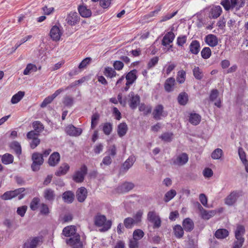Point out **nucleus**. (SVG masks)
I'll use <instances>...</instances> for the list:
<instances>
[{
	"mask_svg": "<svg viewBox=\"0 0 248 248\" xmlns=\"http://www.w3.org/2000/svg\"><path fill=\"white\" fill-rule=\"evenodd\" d=\"M99 119V115L97 113H95L92 116L91 120V128L93 129L98 124Z\"/></svg>",
	"mask_w": 248,
	"mask_h": 248,
	"instance_id": "5fc2aeb1",
	"label": "nucleus"
},
{
	"mask_svg": "<svg viewBox=\"0 0 248 248\" xmlns=\"http://www.w3.org/2000/svg\"><path fill=\"white\" fill-rule=\"evenodd\" d=\"M188 160V157L186 153H182L175 159H172V164L178 166H182L186 164Z\"/></svg>",
	"mask_w": 248,
	"mask_h": 248,
	"instance_id": "f8f14e48",
	"label": "nucleus"
},
{
	"mask_svg": "<svg viewBox=\"0 0 248 248\" xmlns=\"http://www.w3.org/2000/svg\"><path fill=\"white\" fill-rule=\"evenodd\" d=\"M200 50V44L197 40H193L189 45V51L193 54L197 55Z\"/></svg>",
	"mask_w": 248,
	"mask_h": 248,
	"instance_id": "4be33fe9",
	"label": "nucleus"
},
{
	"mask_svg": "<svg viewBox=\"0 0 248 248\" xmlns=\"http://www.w3.org/2000/svg\"><path fill=\"white\" fill-rule=\"evenodd\" d=\"M43 196L46 200L52 202L55 199L56 194L54 190L50 188H47L44 190Z\"/></svg>",
	"mask_w": 248,
	"mask_h": 248,
	"instance_id": "2eb2a0df",
	"label": "nucleus"
},
{
	"mask_svg": "<svg viewBox=\"0 0 248 248\" xmlns=\"http://www.w3.org/2000/svg\"><path fill=\"white\" fill-rule=\"evenodd\" d=\"M238 155L242 163L246 164L247 162L248 161L246 158V154L241 147L238 148Z\"/></svg>",
	"mask_w": 248,
	"mask_h": 248,
	"instance_id": "8fccbe9b",
	"label": "nucleus"
},
{
	"mask_svg": "<svg viewBox=\"0 0 248 248\" xmlns=\"http://www.w3.org/2000/svg\"><path fill=\"white\" fill-rule=\"evenodd\" d=\"M160 138L165 142H170L173 139V134L170 132H165L163 133Z\"/></svg>",
	"mask_w": 248,
	"mask_h": 248,
	"instance_id": "de8ad7c7",
	"label": "nucleus"
},
{
	"mask_svg": "<svg viewBox=\"0 0 248 248\" xmlns=\"http://www.w3.org/2000/svg\"><path fill=\"white\" fill-rule=\"evenodd\" d=\"M216 214V211L215 210L207 211L204 209L202 212V217L204 219L208 220L212 217L214 216Z\"/></svg>",
	"mask_w": 248,
	"mask_h": 248,
	"instance_id": "e433bc0d",
	"label": "nucleus"
},
{
	"mask_svg": "<svg viewBox=\"0 0 248 248\" xmlns=\"http://www.w3.org/2000/svg\"><path fill=\"white\" fill-rule=\"evenodd\" d=\"M31 158L33 161L31 166V169L34 171H38L44 162L43 155L37 152L34 153Z\"/></svg>",
	"mask_w": 248,
	"mask_h": 248,
	"instance_id": "20e7f679",
	"label": "nucleus"
},
{
	"mask_svg": "<svg viewBox=\"0 0 248 248\" xmlns=\"http://www.w3.org/2000/svg\"><path fill=\"white\" fill-rule=\"evenodd\" d=\"M175 35L172 32H169L165 35L162 40V45L167 46L172 43L174 39Z\"/></svg>",
	"mask_w": 248,
	"mask_h": 248,
	"instance_id": "5701e85b",
	"label": "nucleus"
},
{
	"mask_svg": "<svg viewBox=\"0 0 248 248\" xmlns=\"http://www.w3.org/2000/svg\"><path fill=\"white\" fill-rule=\"evenodd\" d=\"M76 227L68 226L63 228L62 234L66 237H70L67 239L66 242L72 248H83L82 242L80 241V235L77 233Z\"/></svg>",
	"mask_w": 248,
	"mask_h": 248,
	"instance_id": "f257e3e1",
	"label": "nucleus"
},
{
	"mask_svg": "<svg viewBox=\"0 0 248 248\" xmlns=\"http://www.w3.org/2000/svg\"><path fill=\"white\" fill-rule=\"evenodd\" d=\"M186 36L185 35L178 37L177 38V44L179 46H182L186 43Z\"/></svg>",
	"mask_w": 248,
	"mask_h": 248,
	"instance_id": "338daca9",
	"label": "nucleus"
},
{
	"mask_svg": "<svg viewBox=\"0 0 248 248\" xmlns=\"http://www.w3.org/2000/svg\"><path fill=\"white\" fill-rule=\"evenodd\" d=\"M183 229L187 232L192 231L194 228L193 221L190 218H186L183 221Z\"/></svg>",
	"mask_w": 248,
	"mask_h": 248,
	"instance_id": "412c9836",
	"label": "nucleus"
},
{
	"mask_svg": "<svg viewBox=\"0 0 248 248\" xmlns=\"http://www.w3.org/2000/svg\"><path fill=\"white\" fill-rule=\"evenodd\" d=\"M62 34L59 28L57 26H53L50 31V36L51 39L55 41L60 40Z\"/></svg>",
	"mask_w": 248,
	"mask_h": 248,
	"instance_id": "a211bd4d",
	"label": "nucleus"
},
{
	"mask_svg": "<svg viewBox=\"0 0 248 248\" xmlns=\"http://www.w3.org/2000/svg\"><path fill=\"white\" fill-rule=\"evenodd\" d=\"M150 222L153 223L154 229H157L161 226V220L159 216Z\"/></svg>",
	"mask_w": 248,
	"mask_h": 248,
	"instance_id": "680f3d73",
	"label": "nucleus"
},
{
	"mask_svg": "<svg viewBox=\"0 0 248 248\" xmlns=\"http://www.w3.org/2000/svg\"><path fill=\"white\" fill-rule=\"evenodd\" d=\"M135 220L132 217H126L124 220V225L127 229H131L136 224Z\"/></svg>",
	"mask_w": 248,
	"mask_h": 248,
	"instance_id": "a18cd8bd",
	"label": "nucleus"
},
{
	"mask_svg": "<svg viewBox=\"0 0 248 248\" xmlns=\"http://www.w3.org/2000/svg\"><path fill=\"white\" fill-rule=\"evenodd\" d=\"M136 159L134 156H130L123 163L122 169L124 171H127L133 165Z\"/></svg>",
	"mask_w": 248,
	"mask_h": 248,
	"instance_id": "cd10ccee",
	"label": "nucleus"
},
{
	"mask_svg": "<svg viewBox=\"0 0 248 248\" xmlns=\"http://www.w3.org/2000/svg\"><path fill=\"white\" fill-rule=\"evenodd\" d=\"M128 127L125 123L120 124L118 126L117 133L120 137H123L127 133Z\"/></svg>",
	"mask_w": 248,
	"mask_h": 248,
	"instance_id": "7c9ffc66",
	"label": "nucleus"
},
{
	"mask_svg": "<svg viewBox=\"0 0 248 248\" xmlns=\"http://www.w3.org/2000/svg\"><path fill=\"white\" fill-rule=\"evenodd\" d=\"M184 229L180 225H176L173 228V233L177 238H181L184 233Z\"/></svg>",
	"mask_w": 248,
	"mask_h": 248,
	"instance_id": "473e14b6",
	"label": "nucleus"
},
{
	"mask_svg": "<svg viewBox=\"0 0 248 248\" xmlns=\"http://www.w3.org/2000/svg\"><path fill=\"white\" fill-rule=\"evenodd\" d=\"M62 103L65 106L67 107H71L74 103V100L72 97L67 95L64 97Z\"/></svg>",
	"mask_w": 248,
	"mask_h": 248,
	"instance_id": "09e8293b",
	"label": "nucleus"
},
{
	"mask_svg": "<svg viewBox=\"0 0 248 248\" xmlns=\"http://www.w3.org/2000/svg\"><path fill=\"white\" fill-rule=\"evenodd\" d=\"M201 55L204 59L209 58L211 55V50L208 47H204L201 51Z\"/></svg>",
	"mask_w": 248,
	"mask_h": 248,
	"instance_id": "603ef678",
	"label": "nucleus"
},
{
	"mask_svg": "<svg viewBox=\"0 0 248 248\" xmlns=\"http://www.w3.org/2000/svg\"><path fill=\"white\" fill-rule=\"evenodd\" d=\"M75 195L71 191H66L62 195V198L65 202L71 203L74 200Z\"/></svg>",
	"mask_w": 248,
	"mask_h": 248,
	"instance_id": "393cba45",
	"label": "nucleus"
},
{
	"mask_svg": "<svg viewBox=\"0 0 248 248\" xmlns=\"http://www.w3.org/2000/svg\"><path fill=\"white\" fill-rule=\"evenodd\" d=\"M218 91L217 89H213L209 96V99L211 101H215L218 96Z\"/></svg>",
	"mask_w": 248,
	"mask_h": 248,
	"instance_id": "0e129e2a",
	"label": "nucleus"
},
{
	"mask_svg": "<svg viewBox=\"0 0 248 248\" xmlns=\"http://www.w3.org/2000/svg\"><path fill=\"white\" fill-rule=\"evenodd\" d=\"M2 162L6 165L12 163L14 161V156L10 154H5L2 155Z\"/></svg>",
	"mask_w": 248,
	"mask_h": 248,
	"instance_id": "79ce46f5",
	"label": "nucleus"
},
{
	"mask_svg": "<svg viewBox=\"0 0 248 248\" xmlns=\"http://www.w3.org/2000/svg\"><path fill=\"white\" fill-rule=\"evenodd\" d=\"M24 94L25 93L24 92L19 91L12 96L11 100V103L13 104L17 103L22 99Z\"/></svg>",
	"mask_w": 248,
	"mask_h": 248,
	"instance_id": "c9c22d12",
	"label": "nucleus"
},
{
	"mask_svg": "<svg viewBox=\"0 0 248 248\" xmlns=\"http://www.w3.org/2000/svg\"><path fill=\"white\" fill-rule=\"evenodd\" d=\"M40 199L39 198H33L30 203V207L32 211L36 210L39 207V204L40 203Z\"/></svg>",
	"mask_w": 248,
	"mask_h": 248,
	"instance_id": "c03bdc74",
	"label": "nucleus"
},
{
	"mask_svg": "<svg viewBox=\"0 0 248 248\" xmlns=\"http://www.w3.org/2000/svg\"><path fill=\"white\" fill-rule=\"evenodd\" d=\"M176 195V191L174 189H171L168 191L165 194L164 197V201L166 202H169L171 199H172Z\"/></svg>",
	"mask_w": 248,
	"mask_h": 248,
	"instance_id": "ea45409f",
	"label": "nucleus"
},
{
	"mask_svg": "<svg viewBox=\"0 0 248 248\" xmlns=\"http://www.w3.org/2000/svg\"><path fill=\"white\" fill-rule=\"evenodd\" d=\"M201 116L196 113H190L189 116V122L193 125H198L201 122Z\"/></svg>",
	"mask_w": 248,
	"mask_h": 248,
	"instance_id": "2f4dec72",
	"label": "nucleus"
},
{
	"mask_svg": "<svg viewBox=\"0 0 248 248\" xmlns=\"http://www.w3.org/2000/svg\"><path fill=\"white\" fill-rule=\"evenodd\" d=\"M79 19L80 17L78 16V14L75 12H72L68 15L66 20L69 25L73 26L79 22Z\"/></svg>",
	"mask_w": 248,
	"mask_h": 248,
	"instance_id": "4468645a",
	"label": "nucleus"
},
{
	"mask_svg": "<svg viewBox=\"0 0 248 248\" xmlns=\"http://www.w3.org/2000/svg\"><path fill=\"white\" fill-rule=\"evenodd\" d=\"M243 192L241 190H234L227 196L225 199V203L229 206L233 205L237 201V199L242 196Z\"/></svg>",
	"mask_w": 248,
	"mask_h": 248,
	"instance_id": "423d86ee",
	"label": "nucleus"
},
{
	"mask_svg": "<svg viewBox=\"0 0 248 248\" xmlns=\"http://www.w3.org/2000/svg\"><path fill=\"white\" fill-rule=\"evenodd\" d=\"M112 129V124L110 123H105L103 127V131L105 134L109 135Z\"/></svg>",
	"mask_w": 248,
	"mask_h": 248,
	"instance_id": "4d7b16f0",
	"label": "nucleus"
},
{
	"mask_svg": "<svg viewBox=\"0 0 248 248\" xmlns=\"http://www.w3.org/2000/svg\"><path fill=\"white\" fill-rule=\"evenodd\" d=\"M65 131L67 135L72 137L79 136L82 132L81 128L76 127L72 124L66 126Z\"/></svg>",
	"mask_w": 248,
	"mask_h": 248,
	"instance_id": "9d476101",
	"label": "nucleus"
},
{
	"mask_svg": "<svg viewBox=\"0 0 248 248\" xmlns=\"http://www.w3.org/2000/svg\"><path fill=\"white\" fill-rule=\"evenodd\" d=\"M43 241L42 236H36L31 238L24 244V248H36L41 245Z\"/></svg>",
	"mask_w": 248,
	"mask_h": 248,
	"instance_id": "1a4fd4ad",
	"label": "nucleus"
},
{
	"mask_svg": "<svg viewBox=\"0 0 248 248\" xmlns=\"http://www.w3.org/2000/svg\"><path fill=\"white\" fill-rule=\"evenodd\" d=\"M69 169L70 167L67 163H63L56 171L55 175L58 176L65 175L68 172Z\"/></svg>",
	"mask_w": 248,
	"mask_h": 248,
	"instance_id": "c85d7f7f",
	"label": "nucleus"
},
{
	"mask_svg": "<svg viewBox=\"0 0 248 248\" xmlns=\"http://www.w3.org/2000/svg\"><path fill=\"white\" fill-rule=\"evenodd\" d=\"M245 239H236L233 242L232 248H241L244 243Z\"/></svg>",
	"mask_w": 248,
	"mask_h": 248,
	"instance_id": "69168bd1",
	"label": "nucleus"
},
{
	"mask_svg": "<svg viewBox=\"0 0 248 248\" xmlns=\"http://www.w3.org/2000/svg\"><path fill=\"white\" fill-rule=\"evenodd\" d=\"M127 101L129 102L130 108L132 109L137 108L140 102V97L138 94H135L133 92L129 93L127 96Z\"/></svg>",
	"mask_w": 248,
	"mask_h": 248,
	"instance_id": "6e6552de",
	"label": "nucleus"
},
{
	"mask_svg": "<svg viewBox=\"0 0 248 248\" xmlns=\"http://www.w3.org/2000/svg\"><path fill=\"white\" fill-rule=\"evenodd\" d=\"M40 214L43 215H47L49 213L48 205L44 203L41 204L40 208Z\"/></svg>",
	"mask_w": 248,
	"mask_h": 248,
	"instance_id": "052dcab7",
	"label": "nucleus"
},
{
	"mask_svg": "<svg viewBox=\"0 0 248 248\" xmlns=\"http://www.w3.org/2000/svg\"><path fill=\"white\" fill-rule=\"evenodd\" d=\"M152 114L155 120H159L162 117H166L168 115V112L164 110L162 105L159 104L155 107Z\"/></svg>",
	"mask_w": 248,
	"mask_h": 248,
	"instance_id": "0eeeda50",
	"label": "nucleus"
},
{
	"mask_svg": "<svg viewBox=\"0 0 248 248\" xmlns=\"http://www.w3.org/2000/svg\"><path fill=\"white\" fill-rule=\"evenodd\" d=\"M139 247L138 240L133 238L129 240V248H138Z\"/></svg>",
	"mask_w": 248,
	"mask_h": 248,
	"instance_id": "774afa93",
	"label": "nucleus"
},
{
	"mask_svg": "<svg viewBox=\"0 0 248 248\" xmlns=\"http://www.w3.org/2000/svg\"><path fill=\"white\" fill-rule=\"evenodd\" d=\"M37 67L35 64H33L31 63L28 64L26 68L24 69L23 71V74L24 75H28L30 74V73L32 71H36Z\"/></svg>",
	"mask_w": 248,
	"mask_h": 248,
	"instance_id": "49530a36",
	"label": "nucleus"
},
{
	"mask_svg": "<svg viewBox=\"0 0 248 248\" xmlns=\"http://www.w3.org/2000/svg\"><path fill=\"white\" fill-rule=\"evenodd\" d=\"M234 232L236 239H245L243 237L245 233V228L244 226L238 225Z\"/></svg>",
	"mask_w": 248,
	"mask_h": 248,
	"instance_id": "bb28decb",
	"label": "nucleus"
},
{
	"mask_svg": "<svg viewBox=\"0 0 248 248\" xmlns=\"http://www.w3.org/2000/svg\"><path fill=\"white\" fill-rule=\"evenodd\" d=\"M137 71L136 69H133L129 72L125 76L126 82L132 84L137 78Z\"/></svg>",
	"mask_w": 248,
	"mask_h": 248,
	"instance_id": "c756f323",
	"label": "nucleus"
},
{
	"mask_svg": "<svg viewBox=\"0 0 248 248\" xmlns=\"http://www.w3.org/2000/svg\"><path fill=\"white\" fill-rule=\"evenodd\" d=\"M175 80L173 78H169L166 79L164 83V88L166 92L169 93L173 90Z\"/></svg>",
	"mask_w": 248,
	"mask_h": 248,
	"instance_id": "b1692460",
	"label": "nucleus"
},
{
	"mask_svg": "<svg viewBox=\"0 0 248 248\" xmlns=\"http://www.w3.org/2000/svg\"><path fill=\"white\" fill-rule=\"evenodd\" d=\"M87 167L85 165L82 166L79 170L76 171L72 176L73 180L76 183H80L83 182L85 175L87 173Z\"/></svg>",
	"mask_w": 248,
	"mask_h": 248,
	"instance_id": "39448f33",
	"label": "nucleus"
},
{
	"mask_svg": "<svg viewBox=\"0 0 248 248\" xmlns=\"http://www.w3.org/2000/svg\"><path fill=\"white\" fill-rule=\"evenodd\" d=\"M229 235V232L225 229H219L215 233V237L217 239H224Z\"/></svg>",
	"mask_w": 248,
	"mask_h": 248,
	"instance_id": "72a5a7b5",
	"label": "nucleus"
},
{
	"mask_svg": "<svg viewBox=\"0 0 248 248\" xmlns=\"http://www.w3.org/2000/svg\"><path fill=\"white\" fill-rule=\"evenodd\" d=\"M186 72L184 70L179 71L178 72L176 78L177 81L179 83H183L185 82L186 79Z\"/></svg>",
	"mask_w": 248,
	"mask_h": 248,
	"instance_id": "13d9d810",
	"label": "nucleus"
},
{
	"mask_svg": "<svg viewBox=\"0 0 248 248\" xmlns=\"http://www.w3.org/2000/svg\"><path fill=\"white\" fill-rule=\"evenodd\" d=\"M78 11L80 15L83 17H89L92 15L91 10L84 5L78 6Z\"/></svg>",
	"mask_w": 248,
	"mask_h": 248,
	"instance_id": "a878e982",
	"label": "nucleus"
},
{
	"mask_svg": "<svg viewBox=\"0 0 248 248\" xmlns=\"http://www.w3.org/2000/svg\"><path fill=\"white\" fill-rule=\"evenodd\" d=\"M64 90L62 88L59 89L56 91L51 95L46 97L42 102L40 106L41 108L46 107L48 104H50L54 98H55L59 94L62 92Z\"/></svg>",
	"mask_w": 248,
	"mask_h": 248,
	"instance_id": "9b49d317",
	"label": "nucleus"
},
{
	"mask_svg": "<svg viewBox=\"0 0 248 248\" xmlns=\"http://www.w3.org/2000/svg\"><path fill=\"white\" fill-rule=\"evenodd\" d=\"M25 191V188L24 187L19 188L12 191H8L1 195V198L3 200H8L18 196V200H20L25 197V193H24Z\"/></svg>",
	"mask_w": 248,
	"mask_h": 248,
	"instance_id": "7ed1b4c3",
	"label": "nucleus"
},
{
	"mask_svg": "<svg viewBox=\"0 0 248 248\" xmlns=\"http://www.w3.org/2000/svg\"><path fill=\"white\" fill-rule=\"evenodd\" d=\"M193 74L195 78L198 80H201L203 77L202 71L199 67L194 66L193 70Z\"/></svg>",
	"mask_w": 248,
	"mask_h": 248,
	"instance_id": "58836bf2",
	"label": "nucleus"
},
{
	"mask_svg": "<svg viewBox=\"0 0 248 248\" xmlns=\"http://www.w3.org/2000/svg\"><path fill=\"white\" fill-rule=\"evenodd\" d=\"M32 127L34 129V130L38 134L42 132L44 129V126L43 124L38 121H36L33 122Z\"/></svg>",
	"mask_w": 248,
	"mask_h": 248,
	"instance_id": "a19ab883",
	"label": "nucleus"
},
{
	"mask_svg": "<svg viewBox=\"0 0 248 248\" xmlns=\"http://www.w3.org/2000/svg\"><path fill=\"white\" fill-rule=\"evenodd\" d=\"M94 224L97 227L102 226L100 229L101 232H106L108 231L112 225V222L110 220L107 221L106 217L104 215L97 214L94 218Z\"/></svg>",
	"mask_w": 248,
	"mask_h": 248,
	"instance_id": "f03ea898",
	"label": "nucleus"
},
{
	"mask_svg": "<svg viewBox=\"0 0 248 248\" xmlns=\"http://www.w3.org/2000/svg\"><path fill=\"white\" fill-rule=\"evenodd\" d=\"M223 155V151L220 148L215 149L211 154V157L214 159H219Z\"/></svg>",
	"mask_w": 248,
	"mask_h": 248,
	"instance_id": "3c124183",
	"label": "nucleus"
},
{
	"mask_svg": "<svg viewBox=\"0 0 248 248\" xmlns=\"http://www.w3.org/2000/svg\"><path fill=\"white\" fill-rule=\"evenodd\" d=\"M87 191L84 187L79 188L76 192V197L80 202H83L87 198Z\"/></svg>",
	"mask_w": 248,
	"mask_h": 248,
	"instance_id": "dca6fc26",
	"label": "nucleus"
},
{
	"mask_svg": "<svg viewBox=\"0 0 248 248\" xmlns=\"http://www.w3.org/2000/svg\"><path fill=\"white\" fill-rule=\"evenodd\" d=\"M92 61V59L90 57H87L83 59L78 65V68L82 69L85 68L88 64H89Z\"/></svg>",
	"mask_w": 248,
	"mask_h": 248,
	"instance_id": "bf43d9fd",
	"label": "nucleus"
},
{
	"mask_svg": "<svg viewBox=\"0 0 248 248\" xmlns=\"http://www.w3.org/2000/svg\"><path fill=\"white\" fill-rule=\"evenodd\" d=\"M104 74L108 78H112L117 75V73L112 68L107 67L105 68Z\"/></svg>",
	"mask_w": 248,
	"mask_h": 248,
	"instance_id": "4c0bfd02",
	"label": "nucleus"
},
{
	"mask_svg": "<svg viewBox=\"0 0 248 248\" xmlns=\"http://www.w3.org/2000/svg\"><path fill=\"white\" fill-rule=\"evenodd\" d=\"M113 66L115 70L120 71L123 68L124 64L121 61H116L113 62Z\"/></svg>",
	"mask_w": 248,
	"mask_h": 248,
	"instance_id": "e2e57ef3",
	"label": "nucleus"
},
{
	"mask_svg": "<svg viewBox=\"0 0 248 248\" xmlns=\"http://www.w3.org/2000/svg\"><path fill=\"white\" fill-rule=\"evenodd\" d=\"M60 161V155L58 152H54L49 157L48 163L50 166H56Z\"/></svg>",
	"mask_w": 248,
	"mask_h": 248,
	"instance_id": "f3484780",
	"label": "nucleus"
},
{
	"mask_svg": "<svg viewBox=\"0 0 248 248\" xmlns=\"http://www.w3.org/2000/svg\"><path fill=\"white\" fill-rule=\"evenodd\" d=\"M139 110L143 111L144 115H147L151 112L152 107L151 106H146L144 104H141L139 107Z\"/></svg>",
	"mask_w": 248,
	"mask_h": 248,
	"instance_id": "864d4df0",
	"label": "nucleus"
},
{
	"mask_svg": "<svg viewBox=\"0 0 248 248\" xmlns=\"http://www.w3.org/2000/svg\"><path fill=\"white\" fill-rule=\"evenodd\" d=\"M222 13V8L220 6H214L209 11L208 17L211 19H216L220 16Z\"/></svg>",
	"mask_w": 248,
	"mask_h": 248,
	"instance_id": "ddd939ff",
	"label": "nucleus"
},
{
	"mask_svg": "<svg viewBox=\"0 0 248 248\" xmlns=\"http://www.w3.org/2000/svg\"><path fill=\"white\" fill-rule=\"evenodd\" d=\"M144 235V232L140 229L135 230L133 233V238L138 240L141 239Z\"/></svg>",
	"mask_w": 248,
	"mask_h": 248,
	"instance_id": "6e6d98bb",
	"label": "nucleus"
},
{
	"mask_svg": "<svg viewBox=\"0 0 248 248\" xmlns=\"http://www.w3.org/2000/svg\"><path fill=\"white\" fill-rule=\"evenodd\" d=\"M134 187L133 183L131 182H125L119 186L117 188V190L120 193H125L129 191Z\"/></svg>",
	"mask_w": 248,
	"mask_h": 248,
	"instance_id": "aec40b11",
	"label": "nucleus"
},
{
	"mask_svg": "<svg viewBox=\"0 0 248 248\" xmlns=\"http://www.w3.org/2000/svg\"><path fill=\"white\" fill-rule=\"evenodd\" d=\"M177 100L180 105L183 106L186 105L188 100L187 94L185 92L181 93L178 96Z\"/></svg>",
	"mask_w": 248,
	"mask_h": 248,
	"instance_id": "f704fd0d",
	"label": "nucleus"
},
{
	"mask_svg": "<svg viewBox=\"0 0 248 248\" xmlns=\"http://www.w3.org/2000/svg\"><path fill=\"white\" fill-rule=\"evenodd\" d=\"M10 147L13 149L16 154L19 155L21 154V147L17 141H14L10 144Z\"/></svg>",
	"mask_w": 248,
	"mask_h": 248,
	"instance_id": "37998d69",
	"label": "nucleus"
},
{
	"mask_svg": "<svg viewBox=\"0 0 248 248\" xmlns=\"http://www.w3.org/2000/svg\"><path fill=\"white\" fill-rule=\"evenodd\" d=\"M205 42L209 46L214 47L218 44L217 37L214 34H210L206 36L204 39Z\"/></svg>",
	"mask_w": 248,
	"mask_h": 248,
	"instance_id": "6ab92c4d",
	"label": "nucleus"
}]
</instances>
